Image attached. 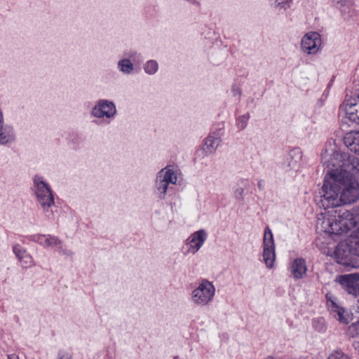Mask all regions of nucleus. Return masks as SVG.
Segmentation results:
<instances>
[{
	"label": "nucleus",
	"mask_w": 359,
	"mask_h": 359,
	"mask_svg": "<svg viewBox=\"0 0 359 359\" xmlns=\"http://www.w3.org/2000/svg\"><path fill=\"white\" fill-rule=\"evenodd\" d=\"M276 2L278 6H280L282 4H283V1L282 0L280 1H277Z\"/></svg>",
	"instance_id": "nucleus-25"
},
{
	"label": "nucleus",
	"mask_w": 359,
	"mask_h": 359,
	"mask_svg": "<svg viewBox=\"0 0 359 359\" xmlns=\"http://www.w3.org/2000/svg\"><path fill=\"white\" fill-rule=\"evenodd\" d=\"M344 142L351 151L359 155V130L346 133Z\"/></svg>",
	"instance_id": "nucleus-8"
},
{
	"label": "nucleus",
	"mask_w": 359,
	"mask_h": 359,
	"mask_svg": "<svg viewBox=\"0 0 359 359\" xmlns=\"http://www.w3.org/2000/svg\"><path fill=\"white\" fill-rule=\"evenodd\" d=\"M331 182L323 186L321 200L325 208L341 206L357 201L359 198L358 181L346 172H339L338 168L330 172Z\"/></svg>",
	"instance_id": "nucleus-1"
},
{
	"label": "nucleus",
	"mask_w": 359,
	"mask_h": 359,
	"mask_svg": "<svg viewBox=\"0 0 359 359\" xmlns=\"http://www.w3.org/2000/svg\"><path fill=\"white\" fill-rule=\"evenodd\" d=\"M13 139V136L10 134L6 135L5 133L1 132L0 133V144H6L9 140Z\"/></svg>",
	"instance_id": "nucleus-22"
},
{
	"label": "nucleus",
	"mask_w": 359,
	"mask_h": 359,
	"mask_svg": "<svg viewBox=\"0 0 359 359\" xmlns=\"http://www.w3.org/2000/svg\"><path fill=\"white\" fill-rule=\"evenodd\" d=\"M358 257H359V244H358Z\"/></svg>",
	"instance_id": "nucleus-26"
},
{
	"label": "nucleus",
	"mask_w": 359,
	"mask_h": 359,
	"mask_svg": "<svg viewBox=\"0 0 359 359\" xmlns=\"http://www.w3.org/2000/svg\"><path fill=\"white\" fill-rule=\"evenodd\" d=\"M264 247L273 248V236L269 228L265 229L264 236Z\"/></svg>",
	"instance_id": "nucleus-15"
},
{
	"label": "nucleus",
	"mask_w": 359,
	"mask_h": 359,
	"mask_svg": "<svg viewBox=\"0 0 359 359\" xmlns=\"http://www.w3.org/2000/svg\"><path fill=\"white\" fill-rule=\"evenodd\" d=\"M359 222V206L351 210L339 212L332 210L320 214L317 227L330 234L346 233Z\"/></svg>",
	"instance_id": "nucleus-2"
},
{
	"label": "nucleus",
	"mask_w": 359,
	"mask_h": 359,
	"mask_svg": "<svg viewBox=\"0 0 359 359\" xmlns=\"http://www.w3.org/2000/svg\"><path fill=\"white\" fill-rule=\"evenodd\" d=\"M115 113L114 105L111 102H102L93 109V114L95 116L102 117L107 116L110 117Z\"/></svg>",
	"instance_id": "nucleus-9"
},
{
	"label": "nucleus",
	"mask_w": 359,
	"mask_h": 359,
	"mask_svg": "<svg viewBox=\"0 0 359 359\" xmlns=\"http://www.w3.org/2000/svg\"><path fill=\"white\" fill-rule=\"evenodd\" d=\"M205 233L204 231L201 230L195 233L190 241L191 247L194 249V252L197 251L201 245L203 243L205 239Z\"/></svg>",
	"instance_id": "nucleus-12"
},
{
	"label": "nucleus",
	"mask_w": 359,
	"mask_h": 359,
	"mask_svg": "<svg viewBox=\"0 0 359 359\" xmlns=\"http://www.w3.org/2000/svg\"><path fill=\"white\" fill-rule=\"evenodd\" d=\"M263 257L266 264L269 267L272 266L275 259L273 248L264 247Z\"/></svg>",
	"instance_id": "nucleus-14"
},
{
	"label": "nucleus",
	"mask_w": 359,
	"mask_h": 359,
	"mask_svg": "<svg viewBox=\"0 0 359 359\" xmlns=\"http://www.w3.org/2000/svg\"><path fill=\"white\" fill-rule=\"evenodd\" d=\"M157 63L155 61H149L145 66V70L149 74H153L157 70Z\"/></svg>",
	"instance_id": "nucleus-19"
},
{
	"label": "nucleus",
	"mask_w": 359,
	"mask_h": 359,
	"mask_svg": "<svg viewBox=\"0 0 359 359\" xmlns=\"http://www.w3.org/2000/svg\"><path fill=\"white\" fill-rule=\"evenodd\" d=\"M123 72H130L133 69L132 63L128 60H123L119 62Z\"/></svg>",
	"instance_id": "nucleus-18"
},
{
	"label": "nucleus",
	"mask_w": 359,
	"mask_h": 359,
	"mask_svg": "<svg viewBox=\"0 0 359 359\" xmlns=\"http://www.w3.org/2000/svg\"><path fill=\"white\" fill-rule=\"evenodd\" d=\"M306 267L303 259H295L292 266V273L295 278H301L305 275Z\"/></svg>",
	"instance_id": "nucleus-11"
},
{
	"label": "nucleus",
	"mask_w": 359,
	"mask_h": 359,
	"mask_svg": "<svg viewBox=\"0 0 359 359\" xmlns=\"http://www.w3.org/2000/svg\"><path fill=\"white\" fill-rule=\"evenodd\" d=\"M346 117L354 123H359V104L348 103L346 104Z\"/></svg>",
	"instance_id": "nucleus-10"
},
{
	"label": "nucleus",
	"mask_w": 359,
	"mask_h": 359,
	"mask_svg": "<svg viewBox=\"0 0 359 359\" xmlns=\"http://www.w3.org/2000/svg\"><path fill=\"white\" fill-rule=\"evenodd\" d=\"M337 4H344L346 0H334Z\"/></svg>",
	"instance_id": "nucleus-24"
},
{
	"label": "nucleus",
	"mask_w": 359,
	"mask_h": 359,
	"mask_svg": "<svg viewBox=\"0 0 359 359\" xmlns=\"http://www.w3.org/2000/svg\"><path fill=\"white\" fill-rule=\"evenodd\" d=\"M358 280H359V273L344 275L339 278L340 283L348 287H353L355 283Z\"/></svg>",
	"instance_id": "nucleus-13"
},
{
	"label": "nucleus",
	"mask_w": 359,
	"mask_h": 359,
	"mask_svg": "<svg viewBox=\"0 0 359 359\" xmlns=\"http://www.w3.org/2000/svg\"><path fill=\"white\" fill-rule=\"evenodd\" d=\"M214 140L212 137L208 138L205 142L207 146L213 147Z\"/></svg>",
	"instance_id": "nucleus-23"
},
{
	"label": "nucleus",
	"mask_w": 359,
	"mask_h": 359,
	"mask_svg": "<svg viewBox=\"0 0 359 359\" xmlns=\"http://www.w3.org/2000/svg\"><path fill=\"white\" fill-rule=\"evenodd\" d=\"M163 172H164V170H162L161 171L160 175H159V176H158V177L160 178V180H161V185L158 187V189H159V190L162 189V192H163V194H165V191H166V190H167L168 184L169 182H166V181H165V180H162V179H161V177H162V175H163Z\"/></svg>",
	"instance_id": "nucleus-21"
},
{
	"label": "nucleus",
	"mask_w": 359,
	"mask_h": 359,
	"mask_svg": "<svg viewBox=\"0 0 359 359\" xmlns=\"http://www.w3.org/2000/svg\"><path fill=\"white\" fill-rule=\"evenodd\" d=\"M336 312L339 317V320L344 323H348V318L343 316V313H344V311L341 308H339L338 306H335V310L334 311Z\"/></svg>",
	"instance_id": "nucleus-20"
},
{
	"label": "nucleus",
	"mask_w": 359,
	"mask_h": 359,
	"mask_svg": "<svg viewBox=\"0 0 359 359\" xmlns=\"http://www.w3.org/2000/svg\"><path fill=\"white\" fill-rule=\"evenodd\" d=\"M161 179L168 182L175 184L177 181V176L175 175L174 172H172L170 169H168L164 173L163 172Z\"/></svg>",
	"instance_id": "nucleus-16"
},
{
	"label": "nucleus",
	"mask_w": 359,
	"mask_h": 359,
	"mask_svg": "<svg viewBox=\"0 0 359 359\" xmlns=\"http://www.w3.org/2000/svg\"><path fill=\"white\" fill-rule=\"evenodd\" d=\"M320 44V36L316 32L306 34L302 41V47L309 54L315 53Z\"/></svg>",
	"instance_id": "nucleus-7"
},
{
	"label": "nucleus",
	"mask_w": 359,
	"mask_h": 359,
	"mask_svg": "<svg viewBox=\"0 0 359 359\" xmlns=\"http://www.w3.org/2000/svg\"><path fill=\"white\" fill-rule=\"evenodd\" d=\"M358 245L359 229L345 241L338 244L334 251L336 261L344 266L353 268L359 267Z\"/></svg>",
	"instance_id": "nucleus-3"
},
{
	"label": "nucleus",
	"mask_w": 359,
	"mask_h": 359,
	"mask_svg": "<svg viewBox=\"0 0 359 359\" xmlns=\"http://www.w3.org/2000/svg\"><path fill=\"white\" fill-rule=\"evenodd\" d=\"M328 359H351L349 356L341 351H334L332 352Z\"/></svg>",
	"instance_id": "nucleus-17"
},
{
	"label": "nucleus",
	"mask_w": 359,
	"mask_h": 359,
	"mask_svg": "<svg viewBox=\"0 0 359 359\" xmlns=\"http://www.w3.org/2000/svg\"><path fill=\"white\" fill-rule=\"evenodd\" d=\"M34 182L36 186V194L41 206L50 207L53 203V197L49 187L39 178H36Z\"/></svg>",
	"instance_id": "nucleus-5"
},
{
	"label": "nucleus",
	"mask_w": 359,
	"mask_h": 359,
	"mask_svg": "<svg viewBox=\"0 0 359 359\" xmlns=\"http://www.w3.org/2000/svg\"><path fill=\"white\" fill-rule=\"evenodd\" d=\"M333 166L339 167V172H346L352 176L359 175V158L347 154L335 153L333 155Z\"/></svg>",
	"instance_id": "nucleus-4"
},
{
	"label": "nucleus",
	"mask_w": 359,
	"mask_h": 359,
	"mask_svg": "<svg viewBox=\"0 0 359 359\" xmlns=\"http://www.w3.org/2000/svg\"><path fill=\"white\" fill-rule=\"evenodd\" d=\"M193 293V297L196 302L205 304L208 302L212 297L214 294V287L209 282H203Z\"/></svg>",
	"instance_id": "nucleus-6"
}]
</instances>
